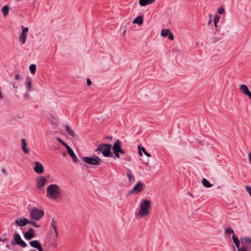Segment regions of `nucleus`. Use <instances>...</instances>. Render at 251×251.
Listing matches in <instances>:
<instances>
[{
	"label": "nucleus",
	"instance_id": "nucleus-48",
	"mask_svg": "<svg viewBox=\"0 0 251 251\" xmlns=\"http://www.w3.org/2000/svg\"><path fill=\"white\" fill-rule=\"evenodd\" d=\"M188 194H189L190 196H192V197H193V195L191 193L189 192V193H188Z\"/></svg>",
	"mask_w": 251,
	"mask_h": 251
},
{
	"label": "nucleus",
	"instance_id": "nucleus-30",
	"mask_svg": "<svg viewBox=\"0 0 251 251\" xmlns=\"http://www.w3.org/2000/svg\"><path fill=\"white\" fill-rule=\"evenodd\" d=\"M26 81V85L28 88V90H31L32 89L31 81L29 79H28Z\"/></svg>",
	"mask_w": 251,
	"mask_h": 251
},
{
	"label": "nucleus",
	"instance_id": "nucleus-33",
	"mask_svg": "<svg viewBox=\"0 0 251 251\" xmlns=\"http://www.w3.org/2000/svg\"><path fill=\"white\" fill-rule=\"evenodd\" d=\"M220 20V17L218 16L217 15H216L214 17V23L218 22H219Z\"/></svg>",
	"mask_w": 251,
	"mask_h": 251
},
{
	"label": "nucleus",
	"instance_id": "nucleus-42",
	"mask_svg": "<svg viewBox=\"0 0 251 251\" xmlns=\"http://www.w3.org/2000/svg\"><path fill=\"white\" fill-rule=\"evenodd\" d=\"M214 39L215 40L214 41L215 42L218 41H219L220 40V39L219 38H215V37L214 38Z\"/></svg>",
	"mask_w": 251,
	"mask_h": 251
},
{
	"label": "nucleus",
	"instance_id": "nucleus-2",
	"mask_svg": "<svg viewBox=\"0 0 251 251\" xmlns=\"http://www.w3.org/2000/svg\"><path fill=\"white\" fill-rule=\"evenodd\" d=\"M151 202L148 199H143L140 203L139 211L135 213V217L143 218L149 215L150 211Z\"/></svg>",
	"mask_w": 251,
	"mask_h": 251
},
{
	"label": "nucleus",
	"instance_id": "nucleus-52",
	"mask_svg": "<svg viewBox=\"0 0 251 251\" xmlns=\"http://www.w3.org/2000/svg\"><path fill=\"white\" fill-rule=\"evenodd\" d=\"M17 1H19L20 0H17Z\"/></svg>",
	"mask_w": 251,
	"mask_h": 251
},
{
	"label": "nucleus",
	"instance_id": "nucleus-13",
	"mask_svg": "<svg viewBox=\"0 0 251 251\" xmlns=\"http://www.w3.org/2000/svg\"><path fill=\"white\" fill-rule=\"evenodd\" d=\"M29 223V220L23 217L21 219H17L15 221V224L20 226H24Z\"/></svg>",
	"mask_w": 251,
	"mask_h": 251
},
{
	"label": "nucleus",
	"instance_id": "nucleus-24",
	"mask_svg": "<svg viewBox=\"0 0 251 251\" xmlns=\"http://www.w3.org/2000/svg\"><path fill=\"white\" fill-rule=\"evenodd\" d=\"M133 23L138 24L139 25H141L143 23V18L141 16H138L135 18V19L133 21Z\"/></svg>",
	"mask_w": 251,
	"mask_h": 251
},
{
	"label": "nucleus",
	"instance_id": "nucleus-31",
	"mask_svg": "<svg viewBox=\"0 0 251 251\" xmlns=\"http://www.w3.org/2000/svg\"><path fill=\"white\" fill-rule=\"evenodd\" d=\"M28 224H30L32 225L33 226H34V227H40V225L39 224H38L37 223L33 222L32 220H29V223Z\"/></svg>",
	"mask_w": 251,
	"mask_h": 251
},
{
	"label": "nucleus",
	"instance_id": "nucleus-25",
	"mask_svg": "<svg viewBox=\"0 0 251 251\" xmlns=\"http://www.w3.org/2000/svg\"><path fill=\"white\" fill-rule=\"evenodd\" d=\"M9 9V8L7 5H4L2 8L1 11L2 12L4 16H6L7 15Z\"/></svg>",
	"mask_w": 251,
	"mask_h": 251
},
{
	"label": "nucleus",
	"instance_id": "nucleus-9",
	"mask_svg": "<svg viewBox=\"0 0 251 251\" xmlns=\"http://www.w3.org/2000/svg\"><path fill=\"white\" fill-rule=\"evenodd\" d=\"M47 179L43 176H39L36 178V189L40 190L42 187H43Z\"/></svg>",
	"mask_w": 251,
	"mask_h": 251
},
{
	"label": "nucleus",
	"instance_id": "nucleus-27",
	"mask_svg": "<svg viewBox=\"0 0 251 251\" xmlns=\"http://www.w3.org/2000/svg\"><path fill=\"white\" fill-rule=\"evenodd\" d=\"M29 70L31 74H35L36 70V66L35 64H31L29 66Z\"/></svg>",
	"mask_w": 251,
	"mask_h": 251
},
{
	"label": "nucleus",
	"instance_id": "nucleus-5",
	"mask_svg": "<svg viewBox=\"0 0 251 251\" xmlns=\"http://www.w3.org/2000/svg\"><path fill=\"white\" fill-rule=\"evenodd\" d=\"M30 218L36 221H39L44 215V211L39 209L37 207L32 208L29 212Z\"/></svg>",
	"mask_w": 251,
	"mask_h": 251
},
{
	"label": "nucleus",
	"instance_id": "nucleus-45",
	"mask_svg": "<svg viewBox=\"0 0 251 251\" xmlns=\"http://www.w3.org/2000/svg\"><path fill=\"white\" fill-rule=\"evenodd\" d=\"M2 173H3L4 174H6V170H5L4 169H2Z\"/></svg>",
	"mask_w": 251,
	"mask_h": 251
},
{
	"label": "nucleus",
	"instance_id": "nucleus-11",
	"mask_svg": "<svg viewBox=\"0 0 251 251\" xmlns=\"http://www.w3.org/2000/svg\"><path fill=\"white\" fill-rule=\"evenodd\" d=\"M240 91L244 95L247 96L250 99H251V92L250 91L248 86L245 84H241L239 86Z\"/></svg>",
	"mask_w": 251,
	"mask_h": 251
},
{
	"label": "nucleus",
	"instance_id": "nucleus-41",
	"mask_svg": "<svg viewBox=\"0 0 251 251\" xmlns=\"http://www.w3.org/2000/svg\"><path fill=\"white\" fill-rule=\"evenodd\" d=\"M210 20H209V22L208 23V25H209L211 23V22H212V18H211L212 16L210 15Z\"/></svg>",
	"mask_w": 251,
	"mask_h": 251
},
{
	"label": "nucleus",
	"instance_id": "nucleus-17",
	"mask_svg": "<svg viewBox=\"0 0 251 251\" xmlns=\"http://www.w3.org/2000/svg\"><path fill=\"white\" fill-rule=\"evenodd\" d=\"M25 238L26 240H30L35 236V232L33 228L29 229L24 234Z\"/></svg>",
	"mask_w": 251,
	"mask_h": 251
},
{
	"label": "nucleus",
	"instance_id": "nucleus-16",
	"mask_svg": "<svg viewBox=\"0 0 251 251\" xmlns=\"http://www.w3.org/2000/svg\"><path fill=\"white\" fill-rule=\"evenodd\" d=\"M31 247L37 249L39 251H43L40 243L38 240H33L29 242Z\"/></svg>",
	"mask_w": 251,
	"mask_h": 251
},
{
	"label": "nucleus",
	"instance_id": "nucleus-19",
	"mask_svg": "<svg viewBox=\"0 0 251 251\" xmlns=\"http://www.w3.org/2000/svg\"><path fill=\"white\" fill-rule=\"evenodd\" d=\"M155 0H139V4L142 6L153 3Z\"/></svg>",
	"mask_w": 251,
	"mask_h": 251
},
{
	"label": "nucleus",
	"instance_id": "nucleus-38",
	"mask_svg": "<svg viewBox=\"0 0 251 251\" xmlns=\"http://www.w3.org/2000/svg\"><path fill=\"white\" fill-rule=\"evenodd\" d=\"M91 84H92V82H91V80L89 78H88L87 79V85L88 86H90V85H91Z\"/></svg>",
	"mask_w": 251,
	"mask_h": 251
},
{
	"label": "nucleus",
	"instance_id": "nucleus-35",
	"mask_svg": "<svg viewBox=\"0 0 251 251\" xmlns=\"http://www.w3.org/2000/svg\"><path fill=\"white\" fill-rule=\"evenodd\" d=\"M246 189L251 197V187L248 186H246Z\"/></svg>",
	"mask_w": 251,
	"mask_h": 251
},
{
	"label": "nucleus",
	"instance_id": "nucleus-12",
	"mask_svg": "<svg viewBox=\"0 0 251 251\" xmlns=\"http://www.w3.org/2000/svg\"><path fill=\"white\" fill-rule=\"evenodd\" d=\"M142 189L143 183L141 182H138L133 189L128 192V195H131L133 193L138 194L141 192Z\"/></svg>",
	"mask_w": 251,
	"mask_h": 251
},
{
	"label": "nucleus",
	"instance_id": "nucleus-43",
	"mask_svg": "<svg viewBox=\"0 0 251 251\" xmlns=\"http://www.w3.org/2000/svg\"><path fill=\"white\" fill-rule=\"evenodd\" d=\"M249 160H250V161L251 162V153H250L249 154Z\"/></svg>",
	"mask_w": 251,
	"mask_h": 251
},
{
	"label": "nucleus",
	"instance_id": "nucleus-22",
	"mask_svg": "<svg viewBox=\"0 0 251 251\" xmlns=\"http://www.w3.org/2000/svg\"><path fill=\"white\" fill-rule=\"evenodd\" d=\"M201 183L205 187L209 188L212 186V184H211L206 178H203L201 180Z\"/></svg>",
	"mask_w": 251,
	"mask_h": 251
},
{
	"label": "nucleus",
	"instance_id": "nucleus-7",
	"mask_svg": "<svg viewBox=\"0 0 251 251\" xmlns=\"http://www.w3.org/2000/svg\"><path fill=\"white\" fill-rule=\"evenodd\" d=\"M113 151L116 157L120 158L119 151L122 149L121 143L119 140H117L113 146Z\"/></svg>",
	"mask_w": 251,
	"mask_h": 251
},
{
	"label": "nucleus",
	"instance_id": "nucleus-21",
	"mask_svg": "<svg viewBox=\"0 0 251 251\" xmlns=\"http://www.w3.org/2000/svg\"><path fill=\"white\" fill-rule=\"evenodd\" d=\"M51 226L54 229V232L55 233V236H56V237H57L58 236V232H57V223L54 219H53L52 220V222L51 223Z\"/></svg>",
	"mask_w": 251,
	"mask_h": 251
},
{
	"label": "nucleus",
	"instance_id": "nucleus-36",
	"mask_svg": "<svg viewBox=\"0 0 251 251\" xmlns=\"http://www.w3.org/2000/svg\"><path fill=\"white\" fill-rule=\"evenodd\" d=\"M127 176L129 180L130 181L132 178V175H131V171L130 170L129 171V172H128L127 173Z\"/></svg>",
	"mask_w": 251,
	"mask_h": 251
},
{
	"label": "nucleus",
	"instance_id": "nucleus-28",
	"mask_svg": "<svg viewBox=\"0 0 251 251\" xmlns=\"http://www.w3.org/2000/svg\"><path fill=\"white\" fill-rule=\"evenodd\" d=\"M225 233L226 234H230L231 233H234V230L230 227L226 228L225 229Z\"/></svg>",
	"mask_w": 251,
	"mask_h": 251
},
{
	"label": "nucleus",
	"instance_id": "nucleus-3",
	"mask_svg": "<svg viewBox=\"0 0 251 251\" xmlns=\"http://www.w3.org/2000/svg\"><path fill=\"white\" fill-rule=\"evenodd\" d=\"M47 196L50 199H57L61 198L62 194L58 185L51 184L47 188Z\"/></svg>",
	"mask_w": 251,
	"mask_h": 251
},
{
	"label": "nucleus",
	"instance_id": "nucleus-40",
	"mask_svg": "<svg viewBox=\"0 0 251 251\" xmlns=\"http://www.w3.org/2000/svg\"><path fill=\"white\" fill-rule=\"evenodd\" d=\"M15 78L17 80L19 79L20 78V76L19 75L17 74L15 75Z\"/></svg>",
	"mask_w": 251,
	"mask_h": 251
},
{
	"label": "nucleus",
	"instance_id": "nucleus-18",
	"mask_svg": "<svg viewBox=\"0 0 251 251\" xmlns=\"http://www.w3.org/2000/svg\"><path fill=\"white\" fill-rule=\"evenodd\" d=\"M21 142H22V147H21L22 150H23V151L25 154H28L29 152V150L28 148L27 147V144H26L25 139H22Z\"/></svg>",
	"mask_w": 251,
	"mask_h": 251
},
{
	"label": "nucleus",
	"instance_id": "nucleus-32",
	"mask_svg": "<svg viewBox=\"0 0 251 251\" xmlns=\"http://www.w3.org/2000/svg\"><path fill=\"white\" fill-rule=\"evenodd\" d=\"M225 11L224 8L223 6H221L218 9L217 12L219 14H222Z\"/></svg>",
	"mask_w": 251,
	"mask_h": 251
},
{
	"label": "nucleus",
	"instance_id": "nucleus-20",
	"mask_svg": "<svg viewBox=\"0 0 251 251\" xmlns=\"http://www.w3.org/2000/svg\"><path fill=\"white\" fill-rule=\"evenodd\" d=\"M66 129L67 132L69 133L70 135H71L73 138H75L76 137V135L74 133V131L68 125H66Z\"/></svg>",
	"mask_w": 251,
	"mask_h": 251
},
{
	"label": "nucleus",
	"instance_id": "nucleus-39",
	"mask_svg": "<svg viewBox=\"0 0 251 251\" xmlns=\"http://www.w3.org/2000/svg\"><path fill=\"white\" fill-rule=\"evenodd\" d=\"M119 153H121L122 154H126V152L124 150H123L122 149L120 151H119Z\"/></svg>",
	"mask_w": 251,
	"mask_h": 251
},
{
	"label": "nucleus",
	"instance_id": "nucleus-6",
	"mask_svg": "<svg viewBox=\"0 0 251 251\" xmlns=\"http://www.w3.org/2000/svg\"><path fill=\"white\" fill-rule=\"evenodd\" d=\"M82 160L87 164L92 165H99L102 162L100 158L97 155H94L93 157L84 156Z\"/></svg>",
	"mask_w": 251,
	"mask_h": 251
},
{
	"label": "nucleus",
	"instance_id": "nucleus-49",
	"mask_svg": "<svg viewBox=\"0 0 251 251\" xmlns=\"http://www.w3.org/2000/svg\"><path fill=\"white\" fill-rule=\"evenodd\" d=\"M13 87L17 89L18 87L17 86H15V85H14V84H13Z\"/></svg>",
	"mask_w": 251,
	"mask_h": 251
},
{
	"label": "nucleus",
	"instance_id": "nucleus-46",
	"mask_svg": "<svg viewBox=\"0 0 251 251\" xmlns=\"http://www.w3.org/2000/svg\"><path fill=\"white\" fill-rule=\"evenodd\" d=\"M217 23H218V22L214 23V25H215V28L217 27Z\"/></svg>",
	"mask_w": 251,
	"mask_h": 251
},
{
	"label": "nucleus",
	"instance_id": "nucleus-23",
	"mask_svg": "<svg viewBox=\"0 0 251 251\" xmlns=\"http://www.w3.org/2000/svg\"><path fill=\"white\" fill-rule=\"evenodd\" d=\"M139 154L141 156H142V153L141 151H143L145 154L148 156V157H151V154L148 152H147L145 150V149L144 147H140V146H139Z\"/></svg>",
	"mask_w": 251,
	"mask_h": 251
},
{
	"label": "nucleus",
	"instance_id": "nucleus-34",
	"mask_svg": "<svg viewBox=\"0 0 251 251\" xmlns=\"http://www.w3.org/2000/svg\"><path fill=\"white\" fill-rule=\"evenodd\" d=\"M168 35V38L171 40H173L174 39V35L172 33H171L170 32V33H169V34Z\"/></svg>",
	"mask_w": 251,
	"mask_h": 251
},
{
	"label": "nucleus",
	"instance_id": "nucleus-1",
	"mask_svg": "<svg viewBox=\"0 0 251 251\" xmlns=\"http://www.w3.org/2000/svg\"><path fill=\"white\" fill-rule=\"evenodd\" d=\"M232 238L237 251H248V249L251 248V237H242L239 240L233 234Z\"/></svg>",
	"mask_w": 251,
	"mask_h": 251
},
{
	"label": "nucleus",
	"instance_id": "nucleus-44",
	"mask_svg": "<svg viewBox=\"0 0 251 251\" xmlns=\"http://www.w3.org/2000/svg\"><path fill=\"white\" fill-rule=\"evenodd\" d=\"M6 241V239H2V238H0V241Z\"/></svg>",
	"mask_w": 251,
	"mask_h": 251
},
{
	"label": "nucleus",
	"instance_id": "nucleus-29",
	"mask_svg": "<svg viewBox=\"0 0 251 251\" xmlns=\"http://www.w3.org/2000/svg\"><path fill=\"white\" fill-rule=\"evenodd\" d=\"M56 140L59 142H60L62 145H63L66 148H67V147L68 146H69L68 145H67L65 142H64L63 140H62L59 137H57L56 138Z\"/></svg>",
	"mask_w": 251,
	"mask_h": 251
},
{
	"label": "nucleus",
	"instance_id": "nucleus-4",
	"mask_svg": "<svg viewBox=\"0 0 251 251\" xmlns=\"http://www.w3.org/2000/svg\"><path fill=\"white\" fill-rule=\"evenodd\" d=\"M112 146L109 144H103L100 145L95 150L96 151H101L103 155L105 157L112 156L111 152Z\"/></svg>",
	"mask_w": 251,
	"mask_h": 251
},
{
	"label": "nucleus",
	"instance_id": "nucleus-14",
	"mask_svg": "<svg viewBox=\"0 0 251 251\" xmlns=\"http://www.w3.org/2000/svg\"><path fill=\"white\" fill-rule=\"evenodd\" d=\"M33 170L38 174H41L44 172L43 165L39 162H35V166L33 168Z\"/></svg>",
	"mask_w": 251,
	"mask_h": 251
},
{
	"label": "nucleus",
	"instance_id": "nucleus-47",
	"mask_svg": "<svg viewBox=\"0 0 251 251\" xmlns=\"http://www.w3.org/2000/svg\"><path fill=\"white\" fill-rule=\"evenodd\" d=\"M17 93H18V92H17V91L16 90V91H15V95H16V96H17V97H18V95H17Z\"/></svg>",
	"mask_w": 251,
	"mask_h": 251
},
{
	"label": "nucleus",
	"instance_id": "nucleus-37",
	"mask_svg": "<svg viewBox=\"0 0 251 251\" xmlns=\"http://www.w3.org/2000/svg\"><path fill=\"white\" fill-rule=\"evenodd\" d=\"M24 98L25 100H28L29 98V94L28 93V92H26L25 95H24Z\"/></svg>",
	"mask_w": 251,
	"mask_h": 251
},
{
	"label": "nucleus",
	"instance_id": "nucleus-8",
	"mask_svg": "<svg viewBox=\"0 0 251 251\" xmlns=\"http://www.w3.org/2000/svg\"><path fill=\"white\" fill-rule=\"evenodd\" d=\"M14 242H12V244L14 245L16 243L17 245L23 248H25L27 246L26 243L24 241L19 234H15L14 235Z\"/></svg>",
	"mask_w": 251,
	"mask_h": 251
},
{
	"label": "nucleus",
	"instance_id": "nucleus-51",
	"mask_svg": "<svg viewBox=\"0 0 251 251\" xmlns=\"http://www.w3.org/2000/svg\"><path fill=\"white\" fill-rule=\"evenodd\" d=\"M30 251H36L33 250H31Z\"/></svg>",
	"mask_w": 251,
	"mask_h": 251
},
{
	"label": "nucleus",
	"instance_id": "nucleus-15",
	"mask_svg": "<svg viewBox=\"0 0 251 251\" xmlns=\"http://www.w3.org/2000/svg\"><path fill=\"white\" fill-rule=\"evenodd\" d=\"M66 149L69 154L72 158L74 162L77 163L78 162V158L75 155V153H74V152L73 150L72 149V148L69 146Z\"/></svg>",
	"mask_w": 251,
	"mask_h": 251
},
{
	"label": "nucleus",
	"instance_id": "nucleus-50",
	"mask_svg": "<svg viewBox=\"0 0 251 251\" xmlns=\"http://www.w3.org/2000/svg\"><path fill=\"white\" fill-rule=\"evenodd\" d=\"M107 138H109V139H112V136H108L107 137Z\"/></svg>",
	"mask_w": 251,
	"mask_h": 251
},
{
	"label": "nucleus",
	"instance_id": "nucleus-10",
	"mask_svg": "<svg viewBox=\"0 0 251 251\" xmlns=\"http://www.w3.org/2000/svg\"><path fill=\"white\" fill-rule=\"evenodd\" d=\"M22 28H23V31L19 35V41L21 42L22 44H24L26 41L28 28L26 27H25L23 25L22 26Z\"/></svg>",
	"mask_w": 251,
	"mask_h": 251
},
{
	"label": "nucleus",
	"instance_id": "nucleus-26",
	"mask_svg": "<svg viewBox=\"0 0 251 251\" xmlns=\"http://www.w3.org/2000/svg\"><path fill=\"white\" fill-rule=\"evenodd\" d=\"M170 33V30L169 29H163L161 30V35L163 37H166Z\"/></svg>",
	"mask_w": 251,
	"mask_h": 251
}]
</instances>
